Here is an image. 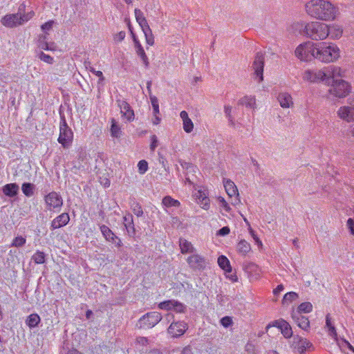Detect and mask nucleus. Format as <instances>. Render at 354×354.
<instances>
[{
  "label": "nucleus",
  "instance_id": "obj_49",
  "mask_svg": "<svg viewBox=\"0 0 354 354\" xmlns=\"http://www.w3.org/2000/svg\"><path fill=\"white\" fill-rule=\"evenodd\" d=\"M232 107L230 105H225L224 106V112L226 118L231 125H234V118L231 115Z\"/></svg>",
  "mask_w": 354,
  "mask_h": 354
},
{
  "label": "nucleus",
  "instance_id": "obj_55",
  "mask_svg": "<svg viewBox=\"0 0 354 354\" xmlns=\"http://www.w3.org/2000/svg\"><path fill=\"white\" fill-rule=\"evenodd\" d=\"M249 232L251 235V236L253 238L255 243L258 245L259 248H261L263 247V243L260 239L257 236L255 232L250 227H249Z\"/></svg>",
  "mask_w": 354,
  "mask_h": 354
},
{
  "label": "nucleus",
  "instance_id": "obj_31",
  "mask_svg": "<svg viewBox=\"0 0 354 354\" xmlns=\"http://www.w3.org/2000/svg\"><path fill=\"white\" fill-rule=\"evenodd\" d=\"M179 246L183 254L194 253L196 251L192 243L183 238L179 239Z\"/></svg>",
  "mask_w": 354,
  "mask_h": 354
},
{
  "label": "nucleus",
  "instance_id": "obj_17",
  "mask_svg": "<svg viewBox=\"0 0 354 354\" xmlns=\"http://www.w3.org/2000/svg\"><path fill=\"white\" fill-rule=\"evenodd\" d=\"M187 330V325L184 322H173L167 329V332L173 337L183 335Z\"/></svg>",
  "mask_w": 354,
  "mask_h": 354
},
{
  "label": "nucleus",
  "instance_id": "obj_44",
  "mask_svg": "<svg viewBox=\"0 0 354 354\" xmlns=\"http://www.w3.org/2000/svg\"><path fill=\"white\" fill-rule=\"evenodd\" d=\"M149 98L153 107V115H158L160 113V110L158 98L153 95H149Z\"/></svg>",
  "mask_w": 354,
  "mask_h": 354
},
{
  "label": "nucleus",
  "instance_id": "obj_38",
  "mask_svg": "<svg viewBox=\"0 0 354 354\" xmlns=\"http://www.w3.org/2000/svg\"><path fill=\"white\" fill-rule=\"evenodd\" d=\"M111 136L113 138H120L122 136V130L118 122L113 118L111 125Z\"/></svg>",
  "mask_w": 354,
  "mask_h": 354
},
{
  "label": "nucleus",
  "instance_id": "obj_60",
  "mask_svg": "<svg viewBox=\"0 0 354 354\" xmlns=\"http://www.w3.org/2000/svg\"><path fill=\"white\" fill-rule=\"evenodd\" d=\"M230 232V230L229 227L225 226V227H223L222 228H221L217 232V235L223 236L227 235Z\"/></svg>",
  "mask_w": 354,
  "mask_h": 354
},
{
  "label": "nucleus",
  "instance_id": "obj_53",
  "mask_svg": "<svg viewBox=\"0 0 354 354\" xmlns=\"http://www.w3.org/2000/svg\"><path fill=\"white\" fill-rule=\"evenodd\" d=\"M38 57L41 61L46 62L47 64H52L54 62V59L53 57H51L47 54H45L43 52H40L39 54L38 55Z\"/></svg>",
  "mask_w": 354,
  "mask_h": 354
},
{
  "label": "nucleus",
  "instance_id": "obj_61",
  "mask_svg": "<svg viewBox=\"0 0 354 354\" xmlns=\"http://www.w3.org/2000/svg\"><path fill=\"white\" fill-rule=\"evenodd\" d=\"M126 36V33L124 31H120L118 34L115 35V40L117 41H122Z\"/></svg>",
  "mask_w": 354,
  "mask_h": 354
},
{
  "label": "nucleus",
  "instance_id": "obj_21",
  "mask_svg": "<svg viewBox=\"0 0 354 354\" xmlns=\"http://www.w3.org/2000/svg\"><path fill=\"white\" fill-rule=\"evenodd\" d=\"M70 221V216L68 213H62L55 218L50 224V229L52 230L60 228L66 225Z\"/></svg>",
  "mask_w": 354,
  "mask_h": 354
},
{
  "label": "nucleus",
  "instance_id": "obj_50",
  "mask_svg": "<svg viewBox=\"0 0 354 354\" xmlns=\"http://www.w3.org/2000/svg\"><path fill=\"white\" fill-rule=\"evenodd\" d=\"M46 36L41 35L38 40V47L42 50H46L48 48V43L46 41Z\"/></svg>",
  "mask_w": 354,
  "mask_h": 354
},
{
  "label": "nucleus",
  "instance_id": "obj_25",
  "mask_svg": "<svg viewBox=\"0 0 354 354\" xmlns=\"http://www.w3.org/2000/svg\"><path fill=\"white\" fill-rule=\"evenodd\" d=\"M180 117L183 120V130L186 133H191L194 129V124L192 120L189 118L188 113L185 111H182L180 113Z\"/></svg>",
  "mask_w": 354,
  "mask_h": 354
},
{
  "label": "nucleus",
  "instance_id": "obj_16",
  "mask_svg": "<svg viewBox=\"0 0 354 354\" xmlns=\"http://www.w3.org/2000/svg\"><path fill=\"white\" fill-rule=\"evenodd\" d=\"M117 104L120 109L122 116L128 122H131L134 120V111L130 106L129 104L125 100L118 99L116 100Z\"/></svg>",
  "mask_w": 354,
  "mask_h": 354
},
{
  "label": "nucleus",
  "instance_id": "obj_58",
  "mask_svg": "<svg viewBox=\"0 0 354 354\" xmlns=\"http://www.w3.org/2000/svg\"><path fill=\"white\" fill-rule=\"evenodd\" d=\"M158 146V139L156 136L153 135L151 136V145H150V149L151 151H153Z\"/></svg>",
  "mask_w": 354,
  "mask_h": 354
},
{
  "label": "nucleus",
  "instance_id": "obj_28",
  "mask_svg": "<svg viewBox=\"0 0 354 354\" xmlns=\"http://www.w3.org/2000/svg\"><path fill=\"white\" fill-rule=\"evenodd\" d=\"M123 221L124 225L126 227L128 234L130 236H134L136 234V230L134 227L133 216L131 214H127L124 216Z\"/></svg>",
  "mask_w": 354,
  "mask_h": 354
},
{
  "label": "nucleus",
  "instance_id": "obj_52",
  "mask_svg": "<svg viewBox=\"0 0 354 354\" xmlns=\"http://www.w3.org/2000/svg\"><path fill=\"white\" fill-rule=\"evenodd\" d=\"M131 209L134 214H136L138 217H140L143 214V211L141 206L136 202H134L131 205Z\"/></svg>",
  "mask_w": 354,
  "mask_h": 354
},
{
  "label": "nucleus",
  "instance_id": "obj_7",
  "mask_svg": "<svg viewBox=\"0 0 354 354\" xmlns=\"http://www.w3.org/2000/svg\"><path fill=\"white\" fill-rule=\"evenodd\" d=\"M162 319V315L157 311L147 313L138 321L136 327L140 329H149L154 327Z\"/></svg>",
  "mask_w": 354,
  "mask_h": 354
},
{
  "label": "nucleus",
  "instance_id": "obj_20",
  "mask_svg": "<svg viewBox=\"0 0 354 354\" xmlns=\"http://www.w3.org/2000/svg\"><path fill=\"white\" fill-rule=\"evenodd\" d=\"M272 326L280 329L281 333L285 338H290L292 335V330L290 325L284 319L276 320Z\"/></svg>",
  "mask_w": 354,
  "mask_h": 354
},
{
  "label": "nucleus",
  "instance_id": "obj_64",
  "mask_svg": "<svg viewBox=\"0 0 354 354\" xmlns=\"http://www.w3.org/2000/svg\"><path fill=\"white\" fill-rule=\"evenodd\" d=\"M180 354H192L191 347L189 346H185L183 348Z\"/></svg>",
  "mask_w": 354,
  "mask_h": 354
},
{
  "label": "nucleus",
  "instance_id": "obj_29",
  "mask_svg": "<svg viewBox=\"0 0 354 354\" xmlns=\"http://www.w3.org/2000/svg\"><path fill=\"white\" fill-rule=\"evenodd\" d=\"M3 193L9 197H14L17 195L19 187L16 183H9L6 184L3 187Z\"/></svg>",
  "mask_w": 354,
  "mask_h": 354
},
{
  "label": "nucleus",
  "instance_id": "obj_62",
  "mask_svg": "<svg viewBox=\"0 0 354 354\" xmlns=\"http://www.w3.org/2000/svg\"><path fill=\"white\" fill-rule=\"evenodd\" d=\"M219 202L225 211L229 212L230 210V206L223 198H220Z\"/></svg>",
  "mask_w": 354,
  "mask_h": 354
},
{
  "label": "nucleus",
  "instance_id": "obj_39",
  "mask_svg": "<svg viewBox=\"0 0 354 354\" xmlns=\"http://www.w3.org/2000/svg\"><path fill=\"white\" fill-rule=\"evenodd\" d=\"M35 185L30 183H24L22 184L21 190L24 194L27 197H30L34 194Z\"/></svg>",
  "mask_w": 354,
  "mask_h": 354
},
{
  "label": "nucleus",
  "instance_id": "obj_27",
  "mask_svg": "<svg viewBox=\"0 0 354 354\" xmlns=\"http://www.w3.org/2000/svg\"><path fill=\"white\" fill-rule=\"evenodd\" d=\"M223 185L226 193L230 197L239 196L237 187L233 181L230 179H224Z\"/></svg>",
  "mask_w": 354,
  "mask_h": 354
},
{
  "label": "nucleus",
  "instance_id": "obj_37",
  "mask_svg": "<svg viewBox=\"0 0 354 354\" xmlns=\"http://www.w3.org/2000/svg\"><path fill=\"white\" fill-rule=\"evenodd\" d=\"M218 264L225 272H230L232 271L230 261L225 256L221 255L218 258Z\"/></svg>",
  "mask_w": 354,
  "mask_h": 354
},
{
  "label": "nucleus",
  "instance_id": "obj_51",
  "mask_svg": "<svg viewBox=\"0 0 354 354\" xmlns=\"http://www.w3.org/2000/svg\"><path fill=\"white\" fill-rule=\"evenodd\" d=\"M85 65H86V62H85ZM86 68H88L90 72H91L92 73H93L94 75H95L97 77H99V80H98L99 84L102 83L104 81V75H103V73L102 71H96L92 66H89V68H88V66H86Z\"/></svg>",
  "mask_w": 354,
  "mask_h": 354
},
{
  "label": "nucleus",
  "instance_id": "obj_12",
  "mask_svg": "<svg viewBox=\"0 0 354 354\" xmlns=\"http://www.w3.org/2000/svg\"><path fill=\"white\" fill-rule=\"evenodd\" d=\"M303 79L310 83L324 82L326 84V73L324 68L320 70H306L303 73Z\"/></svg>",
  "mask_w": 354,
  "mask_h": 354
},
{
  "label": "nucleus",
  "instance_id": "obj_23",
  "mask_svg": "<svg viewBox=\"0 0 354 354\" xmlns=\"http://www.w3.org/2000/svg\"><path fill=\"white\" fill-rule=\"evenodd\" d=\"M292 317L297 325L301 329L307 330L309 328L310 322L306 317L301 314L293 313Z\"/></svg>",
  "mask_w": 354,
  "mask_h": 354
},
{
  "label": "nucleus",
  "instance_id": "obj_18",
  "mask_svg": "<svg viewBox=\"0 0 354 354\" xmlns=\"http://www.w3.org/2000/svg\"><path fill=\"white\" fill-rule=\"evenodd\" d=\"M100 231L104 239L114 243L116 246L120 247L122 245L121 240L112 232V230L105 225H102L100 227Z\"/></svg>",
  "mask_w": 354,
  "mask_h": 354
},
{
  "label": "nucleus",
  "instance_id": "obj_24",
  "mask_svg": "<svg viewBox=\"0 0 354 354\" xmlns=\"http://www.w3.org/2000/svg\"><path fill=\"white\" fill-rule=\"evenodd\" d=\"M327 32V37H330L333 39H337L342 37L343 30L340 26L333 24L328 25Z\"/></svg>",
  "mask_w": 354,
  "mask_h": 354
},
{
  "label": "nucleus",
  "instance_id": "obj_22",
  "mask_svg": "<svg viewBox=\"0 0 354 354\" xmlns=\"http://www.w3.org/2000/svg\"><path fill=\"white\" fill-rule=\"evenodd\" d=\"M278 101L280 106L283 109L290 108L293 106V100L291 95L288 93H280L278 95Z\"/></svg>",
  "mask_w": 354,
  "mask_h": 354
},
{
  "label": "nucleus",
  "instance_id": "obj_59",
  "mask_svg": "<svg viewBox=\"0 0 354 354\" xmlns=\"http://www.w3.org/2000/svg\"><path fill=\"white\" fill-rule=\"evenodd\" d=\"M54 24V21L53 20H50L47 22H46L45 24H44L42 26H41V30L44 32H47L48 30H50L52 27H53V25Z\"/></svg>",
  "mask_w": 354,
  "mask_h": 354
},
{
  "label": "nucleus",
  "instance_id": "obj_57",
  "mask_svg": "<svg viewBox=\"0 0 354 354\" xmlns=\"http://www.w3.org/2000/svg\"><path fill=\"white\" fill-rule=\"evenodd\" d=\"M221 324L225 328H227L232 324V320L230 317H224L221 319Z\"/></svg>",
  "mask_w": 354,
  "mask_h": 354
},
{
  "label": "nucleus",
  "instance_id": "obj_1",
  "mask_svg": "<svg viewBox=\"0 0 354 354\" xmlns=\"http://www.w3.org/2000/svg\"><path fill=\"white\" fill-rule=\"evenodd\" d=\"M305 8L309 16L322 21L333 20L337 12V9L325 0H310L306 3Z\"/></svg>",
  "mask_w": 354,
  "mask_h": 354
},
{
  "label": "nucleus",
  "instance_id": "obj_15",
  "mask_svg": "<svg viewBox=\"0 0 354 354\" xmlns=\"http://www.w3.org/2000/svg\"><path fill=\"white\" fill-rule=\"evenodd\" d=\"M350 106H343L337 111V116L348 122L354 121V104L349 102Z\"/></svg>",
  "mask_w": 354,
  "mask_h": 354
},
{
  "label": "nucleus",
  "instance_id": "obj_43",
  "mask_svg": "<svg viewBox=\"0 0 354 354\" xmlns=\"http://www.w3.org/2000/svg\"><path fill=\"white\" fill-rule=\"evenodd\" d=\"M298 298V295L295 292H289L283 296L282 304L283 305H289L291 302Z\"/></svg>",
  "mask_w": 354,
  "mask_h": 354
},
{
  "label": "nucleus",
  "instance_id": "obj_63",
  "mask_svg": "<svg viewBox=\"0 0 354 354\" xmlns=\"http://www.w3.org/2000/svg\"><path fill=\"white\" fill-rule=\"evenodd\" d=\"M283 288H283V285H281V284L278 285V286H277V288H276L275 289H274V290H273V294H274V295H277L279 294L281 291H283Z\"/></svg>",
  "mask_w": 354,
  "mask_h": 354
},
{
  "label": "nucleus",
  "instance_id": "obj_10",
  "mask_svg": "<svg viewBox=\"0 0 354 354\" xmlns=\"http://www.w3.org/2000/svg\"><path fill=\"white\" fill-rule=\"evenodd\" d=\"M193 197L201 208L205 210L209 209L210 201L208 198V192L206 189L200 186L195 187L193 192Z\"/></svg>",
  "mask_w": 354,
  "mask_h": 354
},
{
  "label": "nucleus",
  "instance_id": "obj_46",
  "mask_svg": "<svg viewBox=\"0 0 354 354\" xmlns=\"http://www.w3.org/2000/svg\"><path fill=\"white\" fill-rule=\"evenodd\" d=\"M26 242V238H24L21 236H18L13 239L10 246L16 247V248L22 247L23 245H25Z\"/></svg>",
  "mask_w": 354,
  "mask_h": 354
},
{
  "label": "nucleus",
  "instance_id": "obj_48",
  "mask_svg": "<svg viewBox=\"0 0 354 354\" xmlns=\"http://www.w3.org/2000/svg\"><path fill=\"white\" fill-rule=\"evenodd\" d=\"M138 172L140 174H145L147 171L148 168H149L148 162L145 160H140L138 163Z\"/></svg>",
  "mask_w": 354,
  "mask_h": 354
},
{
  "label": "nucleus",
  "instance_id": "obj_14",
  "mask_svg": "<svg viewBox=\"0 0 354 354\" xmlns=\"http://www.w3.org/2000/svg\"><path fill=\"white\" fill-rule=\"evenodd\" d=\"M326 73V84L330 85L332 82L337 80L336 78L343 76V71L336 66H328L324 68Z\"/></svg>",
  "mask_w": 354,
  "mask_h": 354
},
{
  "label": "nucleus",
  "instance_id": "obj_8",
  "mask_svg": "<svg viewBox=\"0 0 354 354\" xmlns=\"http://www.w3.org/2000/svg\"><path fill=\"white\" fill-rule=\"evenodd\" d=\"M328 94L335 97H345L351 91V87L348 82L343 80L332 82Z\"/></svg>",
  "mask_w": 354,
  "mask_h": 354
},
{
  "label": "nucleus",
  "instance_id": "obj_30",
  "mask_svg": "<svg viewBox=\"0 0 354 354\" xmlns=\"http://www.w3.org/2000/svg\"><path fill=\"white\" fill-rule=\"evenodd\" d=\"M162 204L163 207H165L167 212L170 214L168 209L171 207H179L180 205V203L170 196H165L162 200Z\"/></svg>",
  "mask_w": 354,
  "mask_h": 354
},
{
  "label": "nucleus",
  "instance_id": "obj_32",
  "mask_svg": "<svg viewBox=\"0 0 354 354\" xmlns=\"http://www.w3.org/2000/svg\"><path fill=\"white\" fill-rule=\"evenodd\" d=\"M326 328H327L328 335L333 338L336 339L337 333L330 314L326 315Z\"/></svg>",
  "mask_w": 354,
  "mask_h": 354
},
{
  "label": "nucleus",
  "instance_id": "obj_54",
  "mask_svg": "<svg viewBox=\"0 0 354 354\" xmlns=\"http://www.w3.org/2000/svg\"><path fill=\"white\" fill-rule=\"evenodd\" d=\"M173 310L176 313H183L185 309V306L178 301L174 300Z\"/></svg>",
  "mask_w": 354,
  "mask_h": 354
},
{
  "label": "nucleus",
  "instance_id": "obj_42",
  "mask_svg": "<svg viewBox=\"0 0 354 354\" xmlns=\"http://www.w3.org/2000/svg\"><path fill=\"white\" fill-rule=\"evenodd\" d=\"M46 254L44 252H41L39 250H37L34 254L32 256L31 259L36 264H42L45 262Z\"/></svg>",
  "mask_w": 354,
  "mask_h": 354
},
{
  "label": "nucleus",
  "instance_id": "obj_9",
  "mask_svg": "<svg viewBox=\"0 0 354 354\" xmlns=\"http://www.w3.org/2000/svg\"><path fill=\"white\" fill-rule=\"evenodd\" d=\"M46 208L49 211L59 212L63 205V199L59 194L51 192L44 197Z\"/></svg>",
  "mask_w": 354,
  "mask_h": 354
},
{
  "label": "nucleus",
  "instance_id": "obj_56",
  "mask_svg": "<svg viewBox=\"0 0 354 354\" xmlns=\"http://www.w3.org/2000/svg\"><path fill=\"white\" fill-rule=\"evenodd\" d=\"M346 226L349 230L350 233L354 236V218H349L346 221Z\"/></svg>",
  "mask_w": 354,
  "mask_h": 354
},
{
  "label": "nucleus",
  "instance_id": "obj_3",
  "mask_svg": "<svg viewBox=\"0 0 354 354\" xmlns=\"http://www.w3.org/2000/svg\"><path fill=\"white\" fill-rule=\"evenodd\" d=\"M340 57L339 47L333 43H317L315 59L324 63L336 62Z\"/></svg>",
  "mask_w": 354,
  "mask_h": 354
},
{
  "label": "nucleus",
  "instance_id": "obj_45",
  "mask_svg": "<svg viewBox=\"0 0 354 354\" xmlns=\"http://www.w3.org/2000/svg\"><path fill=\"white\" fill-rule=\"evenodd\" d=\"M137 55L141 58L143 64H145L146 68L149 67V62L148 57L144 50L143 48H140L136 50Z\"/></svg>",
  "mask_w": 354,
  "mask_h": 354
},
{
  "label": "nucleus",
  "instance_id": "obj_41",
  "mask_svg": "<svg viewBox=\"0 0 354 354\" xmlns=\"http://www.w3.org/2000/svg\"><path fill=\"white\" fill-rule=\"evenodd\" d=\"M146 39V43L149 46L154 44V37L149 26L142 29Z\"/></svg>",
  "mask_w": 354,
  "mask_h": 354
},
{
  "label": "nucleus",
  "instance_id": "obj_34",
  "mask_svg": "<svg viewBox=\"0 0 354 354\" xmlns=\"http://www.w3.org/2000/svg\"><path fill=\"white\" fill-rule=\"evenodd\" d=\"M135 17L136 21L138 23L141 29H144L145 27L149 26L146 18L144 17L143 12L138 8H136L134 10Z\"/></svg>",
  "mask_w": 354,
  "mask_h": 354
},
{
  "label": "nucleus",
  "instance_id": "obj_5",
  "mask_svg": "<svg viewBox=\"0 0 354 354\" xmlns=\"http://www.w3.org/2000/svg\"><path fill=\"white\" fill-rule=\"evenodd\" d=\"M317 43L306 41L299 44L295 49L296 57L301 61L308 62L315 59Z\"/></svg>",
  "mask_w": 354,
  "mask_h": 354
},
{
  "label": "nucleus",
  "instance_id": "obj_33",
  "mask_svg": "<svg viewBox=\"0 0 354 354\" xmlns=\"http://www.w3.org/2000/svg\"><path fill=\"white\" fill-rule=\"evenodd\" d=\"M237 252L241 255L245 256L251 251L250 244L245 239H241L236 245Z\"/></svg>",
  "mask_w": 354,
  "mask_h": 354
},
{
  "label": "nucleus",
  "instance_id": "obj_19",
  "mask_svg": "<svg viewBox=\"0 0 354 354\" xmlns=\"http://www.w3.org/2000/svg\"><path fill=\"white\" fill-rule=\"evenodd\" d=\"M292 346L294 349L301 354L304 353L308 348H310L312 344L306 339L296 336L293 337Z\"/></svg>",
  "mask_w": 354,
  "mask_h": 354
},
{
  "label": "nucleus",
  "instance_id": "obj_47",
  "mask_svg": "<svg viewBox=\"0 0 354 354\" xmlns=\"http://www.w3.org/2000/svg\"><path fill=\"white\" fill-rule=\"evenodd\" d=\"M174 300H167L160 302L158 308L162 310H173Z\"/></svg>",
  "mask_w": 354,
  "mask_h": 354
},
{
  "label": "nucleus",
  "instance_id": "obj_36",
  "mask_svg": "<svg viewBox=\"0 0 354 354\" xmlns=\"http://www.w3.org/2000/svg\"><path fill=\"white\" fill-rule=\"evenodd\" d=\"M40 321V317L36 313H32L27 317L26 324L29 328H32L37 326Z\"/></svg>",
  "mask_w": 354,
  "mask_h": 354
},
{
  "label": "nucleus",
  "instance_id": "obj_6",
  "mask_svg": "<svg viewBox=\"0 0 354 354\" xmlns=\"http://www.w3.org/2000/svg\"><path fill=\"white\" fill-rule=\"evenodd\" d=\"M73 139V133L68 126L64 115H61L59 124V135L57 141L62 146L68 149L71 147Z\"/></svg>",
  "mask_w": 354,
  "mask_h": 354
},
{
  "label": "nucleus",
  "instance_id": "obj_35",
  "mask_svg": "<svg viewBox=\"0 0 354 354\" xmlns=\"http://www.w3.org/2000/svg\"><path fill=\"white\" fill-rule=\"evenodd\" d=\"M239 103L250 109H254L256 108V99L254 96H244L239 100Z\"/></svg>",
  "mask_w": 354,
  "mask_h": 354
},
{
  "label": "nucleus",
  "instance_id": "obj_13",
  "mask_svg": "<svg viewBox=\"0 0 354 354\" xmlns=\"http://www.w3.org/2000/svg\"><path fill=\"white\" fill-rule=\"evenodd\" d=\"M187 262L194 270H203L207 266V261L205 258L198 254H193L187 259Z\"/></svg>",
  "mask_w": 354,
  "mask_h": 354
},
{
  "label": "nucleus",
  "instance_id": "obj_40",
  "mask_svg": "<svg viewBox=\"0 0 354 354\" xmlns=\"http://www.w3.org/2000/svg\"><path fill=\"white\" fill-rule=\"evenodd\" d=\"M313 310V305L310 302L301 303L297 308V314L309 313Z\"/></svg>",
  "mask_w": 354,
  "mask_h": 354
},
{
  "label": "nucleus",
  "instance_id": "obj_4",
  "mask_svg": "<svg viewBox=\"0 0 354 354\" xmlns=\"http://www.w3.org/2000/svg\"><path fill=\"white\" fill-rule=\"evenodd\" d=\"M22 6L19 8V12L15 14H9L5 15L1 19V24L8 28H13L17 26L23 24L25 22L29 21L33 16L32 12H29L27 14H21ZM24 6H23V9Z\"/></svg>",
  "mask_w": 354,
  "mask_h": 354
},
{
  "label": "nucleus",
  "instance_id": "obj_26",
  "mask_svg": "<svg viewBox=\"0 0 354 354\" xmlns=\"http://www.w3.org/2000/svg\"><path fill=\"white\" fill-rule=\"evenodd\" d=\"M150 343L151 341L147 337L139 336L136 338L135 347L139 352L144 353L147 351Z\"/></svg>",
  "mask_w": 354,
  "mask_h": 354
},
{
  "label": "nucleus",
  "instance_id": "obj_2",
  "mask_svg": "<svg viewBox=\"0 0 354 354\" xmlns=\"http://www.w3.org/2000/svg\"><path fill=\"white\" fill-rule=\"evenodd\" d=\"M294 30L315 41L327 38L328 24L319 21H298L292 25Z\"/></svg>",
  "mask_w": 354,
  "mask_h": 354
},
{
  "label": "nucleus",
  "instance_id": "obj_11",
  "mask_svg": "<svg viewBox=\"0 0 354 354\" xmlns=\"http://www.w3.org/2000/svg\"><path fill=\"white\" fill-rule=\"evenodd\" d=\"M264 59L263 54L258 52L252 63V67L254 70V75H255V79L258 82H261L263 80Z\"/></svg>",
  "mask_w": 354,
  "mask_h": 354
}]
</instances>
